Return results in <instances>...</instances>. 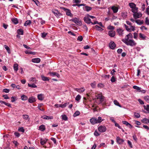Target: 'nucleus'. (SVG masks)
<instances>
[{
    "label": "nucleus",
    "instance_id": "f8f14e48",
    "mask_svg": "<svg viewBox=\"0 0 149 149\" xmlns=\"http://www.w3.org/2000/svg\"><path fill=\"white\" fill-rule=\"evenodd\" d=\"M48 139H43L42 138L40 139V143L42 145H43L45 144L47 141Z\"/></svg>",
    "mask_w": 149,
    "mask_h": 149
},
{
    "label": "nucleus",
    "instance_id": "bf43d9fd",
    "mask_svg": "<svg viewBox=\"0 0 149 149\" xmlns=\"http://www.w3.org/2000/svg\"><path fill=\"white\" fill-rule=\"evenodd\" d=\"M94 135L96 136H98L100 135V134L96 130H95L94 132Z\"/></svg>",
    "mask_w": 149,
    "mask_h": 149
},
{
    "label": "nucleus",
    "instance_id": "bb28decb",
    "mask_svg": "<svg viewBox=\"0 0 149 149\" xmlns=\"http://www.w3.org/2000/svg\"><path fill=\"white\" fill-rule=\"evenodd\" d=\"M129 6L130 8L132 9L134 8L136 6V5L134 3L132 2L129 3Z\"/></svg>",
    "mask_w": 149,
    "mask_h": 149
},
{
    "label": "nucleus",
    "instance_id": "de8ad7c7",
    "mask_svg": "<svg viewBox=\"0 0 149 149\" xmlns=\"http://www.w3.org/2000/svg\"><path fill=\"white\" fill-rule=\"evenodd\" d=\"M23 118L26 120L29 119V116L27 115H23Z\"/></svg>",
    "mask_w": 149,
    "mask_h": 149
},
{
    "label": "nucleus",
    "instance_id": "4be33fe9",
    "mask_svg": "<svg viewBox=\"0 0 149 149\" xmlns=\"http://www.w3.org/2000/svg\"><path fill=\"white\" fill-rule=\"evenodd\" d=\"M45 129V127L44 125H42L39 127V130L42 131H44Z\"/></svg>",
    "mask_w": 149,
    "mask_h": 149
},
{
    "label": "nucleus",
    "instance_id": "c03bdc74",
    "mask_svg": "<svg viewBox=\"0 0 149 149\" xmlns=\"http://www.w3.org/2000/svg\"><path fill=\"white\" fill-rule=\"evenodd\" d=\"M134 115L136 118H139L140 117V115L138 113L135 112L134 113Z\"/></svg>",
    "mask_w": 149,
    "mask_h": 149
},
{
    "label": "nucleus",
    "instance_id": "72a5a7b5",
    "mask_svg": "<svg viewBox=\"0 0 149 149\" xmlns=\"http://www.w3.org/2000/svg\"><path fill=\"white\" fill-rule=\"evenodd\" d=\"M21 99L23 100H26L28 99V97L27 96L25 95H22L21 97Z\"/></svg>",
    "mask_w": 149,
    "mask_h": 149
},
{
    "label": "nucleus",
    "instance_id": "774afa93",
    "mask_svg": "<svg viewBox=\"0 0 149 149\" xmlns=\"http://www.w3.org/2000/svg\"><path fill=\"white\" fill-rule=\"evenodd\" d=\"M143 127L146 129L147 130H149V127L147 125H143Z\"/></svg>",
    "mask_w": 149,
    "mask_h": 149
},
{
    "label": "nucleus",
    "instance_id": "f257e3e1",
    "mask_svg": "<svg viewBox=\"0 0 149 149\" xmlns=\"http://www.w3.org/2000/svg\"><path fill=\"white\" fill-rule=\"evenodd\" d=\"M104 120V119H102L101 117L99 116L97 119L95 117L92 118L90 119V121L92 125H94L97 123H100Z\"/></svg>",
    "mask_w": 149,
    "mask_h": 149
},
{
    "label": "nucleus",
    "instance_id": "2f4dec72",
    "mask_svg": "<svg viewBox=\"0 0 149 149\" xmlns=\"http://www.w3.org/2000/svg\"><path fill=\"white\" fill-rule=\"evenodd\" d=\"M61 118L63 120L65 121L67 120L68 118L67 116L65 115H63L61 116Z\"/></svg>",
    "mask_w": 149,
    "mask_h": 149
},
{
    "label": "nucleus",
    "instance_id": "0e129e2a",
    "mask_svg": "<svg viewBox=\"0 0 149 149\" xmlns=\"http://www.w3.org/2000/svg\"><path fill=\"white\" fill-rule=\"evenodd\" d=\"M9 91V90L6 88L3 89V92L6 93H8Z\"/></svg>",
    "mask_w": 149,
    "mask_h": 149
},
{
    "label": "nucleus",
    "instance_id": "f3484780",
    "mask_svg": "<svg viewBox=\"0 0 149 149\" xmlns=\"http://www.w3.org/2000/svg\"><path fill=\"white\" fill-rule=\"evenodd\" d=\"M52 12L56 17L59 16L61 14V13H59L58 11L57 10H53L52 11Z\"/></svg>",
    "mask_w": 149,
    "mask_h": 149
},
{
    "label": "nucleus",
    "instance_id": "9d476101",
    "mask_svg": "<svg viewBox=\"0 0 149 149\" xmlns=\"http://www.w3.org/2000/svg\"><path fill=\"white\" fill-rule=\"evenodd\" d=\"M109 47L111 49H115L116 45L114 42L112 41H111L109 44Z\"/></svg>",
    "mask_w": 149,
    "mask_h": 149
},
{
    "label": "nucleus",
    "instance_id": "5fc2aeb1",
    "mask_svg": "<svg viewBox=\"0 0 149 149\" xmlns=\"http://www.w3.org/2000/svg\"><path fill=\"white\" fill-rule=\"evenodd\" d=\"M145 23L147 25H149V20L147 17L146 18Z\"/></svg>",
    "mask_w": 149,
    "mask_h": 149
},
{
    "label": "nucleus",
    "instance_id": "cd10ccee",
    "mask_svg": "<svg viewBox=\"0 0 149 149\" xmlns=\"http://www.w3.org/2000/svg\"><path fill=\"white\" fill-rule=\"evenodd\" d=\"M117 31L119 35L121 36L123 34V31L120 29H117Z\"/></svg>",
    "mask_w": 149,
    "mask_h": 149
},
{
    "label": "nucleus",
    "instance_id": "052dcab7",
    "mask_svg": "<svg viewBox=\"0 0 149 149\" xmlns=\"http://www.w3.org/2000/svg\"><path fill=\"white\" fill-rule=\"evenodd\" d=\"M82 40L83 37L81 36H79L77 38V40L80 41H82Z\"/></svg>",
    "mask_w": 149,
    "mask_h": 149
},
{
    "label": "nucleus",
    "instance_id": "603ef678",
    "mask_svg": "<svg viewBox=\"0 0 149 149\" xmlns=\"http://www.w3.org/2000/svg\"><path fill=\"white\" fill-rule=\"evenodd\" d=\"M11 98V101L12 102H14L16 100V97H12Z\"/></svg>",
    "mask_w": 149,
    "mask_h": 149
},
{
    "label": "nucleus",
    "instance_id": "ddd939ff",
    "mask_svg": "<svg viewBox=\"0 0 149 149\" xmlns=\"http://www.w3.org/2000/svg\"><path fill=\"white\" fill-rule=\"evenodd\" d=\"M111 9L114 13H116L118 11V8L115 6H112L111 8Z\"/></svg>",
    "mask_w": 149,
    "mask_h": 149
},
{
    "label": "nucleus",
    "instance_id": "f704fd0d",
    "mask_svg": "<svg viewBox=\"0 0 149 149\" xmlns=\"http://www.w3.org/2000/svg\"><path fill=\"white\" fill-rule=\"evenodd\" d=\"M4 47L7 50L8 53L9 54H10V49L9 48V47L8 46H7L6 45H4Z\"/></svg>",
    "mask_w": 149,
    "mask_h": 149
},
{
    "label": "nucleus",
    "instance_id": "7c9ffc66",
    "mask_svg": "<svg viewBox=\"0 0 149 149\" xmlns=\"http://www.w3.org/2000/svg\"><path fill=\"white\" fill-rule=\"evenodd\" d=\"M136 23L139 25H141L143 23V21H141L139 19H138L135 21Z\"/></svg>",
    "mask_w": 149,
    "mask_h": 149
},
{
    "label": "nucleus",
    "instance_id": "1a4fd4ad",
    "mask_svg": "<svg viewBox=\"0 0 149 149\" xmlns=\"http://www.w3.org/2000/svg\"><path fill=\"white\" fill-rule=\"evenodd\" d=\"M84 20L85 22L88 24H89L90 23H92V22L91 21L90 19L88 17H85L84 19Z\"/></svg>",
    "mask_w": 149,
    "mask_h": 149
},
{
    "label": "nucleus",
    "instance_id": "6e6d98bb",
    "mask_svg": "<svg viewBox=\"0 0 149 149\" xmlns=\"http://www.w3.org/2000/svg\"><path fill=\"white\" fill-rule=\"evenodd\" d=\"M124 26L125 27V29L127 31H130V29L128 28V27L125 24H124Z\"/></svg>",
    "mask_w": 149,
    "mask_h": 149
},
{
    "label": "nucleus",
    "instance_id": "864d4df0",
    "mask_svg": "<svg viewBox=\"0 0 149 149\" xmlns=\"http://www.w3.org/2000/svg\"><path fill=\"white\" fill-rule=\"evenodd\" d=\"M127 143H128V145L129 146H130V147L131 148H132L133 147L132 143L130 141H129V140L127 141Z\"/></svg>",
    "mask_w": 149,
    "mask_h": 149
},
{
    "label": "nucleus",
    "instance_id": "338daca9",
    "mask_svg": "<svg viewBox=\"0 0 149 149\" xmlns=\"http://www.w3.org/2000/svg\"><path fill=\"white\" fill-rule=\"evenodd\" d=\"M146 13L149 15V6H148L146 8Z\"/></svg>",
    "mask_w": 149,
    "mask_h": 149
},
{
    "label": "nucleus",
    "instance_id": "4d7b16f0",
    "mask_svg": "<svg viewBox=\"0 0 149 149\" xmlns=\"http://www.w3.org/2000/svg\"><path fill=\"white\" fill-rule=\"evenodd\" d=\"M130 31H134L135 30V27L134 26H130Z\"/></svg>",
    "mask_w": 149,
    "mask_h": 149
},
{
    "label": "nucleus",
    "instance_id": "4468645a",
    "mask_svg": "<svg viewBox=\"0 0 149 149\" xmlns=\"http://www.w3.org/2000/svg\"><path fill=\"white\" fill-rule=\"evenodd\" d=\"M31 61L33 63H39L40 61V59L39 58H33L32 59Z\"/></svg>",
    "mask_w": 149,
    "mask_h": 149
},
{
    "label": "nucleus",
    "instance_id": "f03ea898",
    "mask_svg": "<svg viewBox=\"0 0 149 149\" xmlns=\"http://www.w3.org/2000/svg\"><path fill=\"white\" fill-rule=\"evenodd\" d=\"M123 42L127 45H130L131 46H135L136 44L134 40L131 39L123 41Z\"/></svg>",
    "mask_w": 149,
    "mask_h": 149
},
{
    "label": "nucleus",
    "instance_id": "e433bc0d",
    "mask_svg": "<svg viewBox=\"0 0 149 149\" xmlns=\"http://www.w3.org/2000/svg\"><path fill=\"white\" fill-rule=\"evenodd\" d=\"M69 102H67L63 104H60L61 107L62 108H64L67 105V104H69Z\"/></svg>",
    "mask_w": 149,
    "mask_h": 149
},
{
    "label": "nucleus",
    "instance_id": "9b49d317",
    "mask_svg": "<svg viewBox=\"0 0 149 149\" xmlns=\"http://www.w3.org/2000/svg\"><path fill=\"white\" fill-rule=\"evenodd\" d=\"M41 118L44 119L50 120L52 119L53 117L52 116H43Z\"/></svg>",
    "mask_w": 149,
    "mask_h": 149
},
{
    "label": "nucleus",
    "instance_id": "c9c22d12",
    "mask_svg": "<svg viewBox=\"0 0 149 149\" xmlns=\"http://www.w3.org/2000/svg\"><path fill=\"white\" fill-rule=\"evenodd\" d=\"M28 85L29 87H31V88H36L37 87L36 85L34 84H30L29 83L28 84Z\"/></svg>",
    "mask_w": 149,
    "mask_h": 149
},
{
    "label": "nucleus",
    "instance_id": "8fccbe9b",
    "mask_svg": "<svg viewBox=\"0 0 149 149\" xmlns=\"http://www.w3.org/2000/svg\"><path fill=\"white\" fill-rule=\"evenodd\" d=\"M97 86L98 87L100 88H102L104 86V85L102 83H99L98 85Z\"/></svg>",
    "mask_w": 149,
    "mask_h": 149
},
{
    "label": "nucleus",
    "instance_id": "ea45409f",
    "mask_svg": "<svg viewBox=\"0 0 149 149\" xmlns=\"http://www.w3.org/2000/svg\"><path fill=\"white\" fill-rule=\"evenodd\" d=\"M114 103L116 105L119 106L120 107H121V106L120 104L116 100H114L113 101Z\"/></svg>",
    "mask_w": 149,
    "mask_h": 149
},
{
    "label": "nucleus",
    "instance_id": "423d86ee",
    "mask_svg": "<svg viewBox=\"0 0 149 149\" xmlns=\"http://www.w3.org/2000/svg\"><path fill=\"white\" fill-rule=\"evenodd\" d=\"M134 17L135 19L139 18L142 16V14L140 13H138L137 12L133 14Z\"/></svg>",
    "mask_w": 149,
    "mask_h": 149
},
{
    "label": "nucleus",
    "instance_id": "a878e982",
    "mask_svg": "<svg viewBox=\"0 0 149 149\" xmlns=\"http://www.w3.org/2000/svg\"><path fill=\"white\" fill-rule=\"evenodd\" d=\"M18 65L17 63H15L13 65V68L15 72H17L18 69Z\"/></svg>",
    "mask_w": 149,
    "mask_h": 149
},
{
    "label": "nucleus",
    "instance_id": "a211bd4d",
    "mask_svg": "<svg viewBox=\"0 0 149 149\" xmlns=\"http://www.w3.org/2000/svg\"><path fill=\"white\" fill-rule=\"evenodd\" d=\"M75 90L79 92H83L85 91V89L83 87L80 88H75Z\"/></svg>",
    "mask_w": 149,
    "mask_h": 149
},
{
    "label": "nucleus",
    "instance_id": "13d9d810",
    "mask_svg": "<svg viewBox=\"0 0 149 149\" xmlns=\"http://www.w3.org/2000/svg\"><path fill=\"white\" fill-rule=\"evenodd\" d=\"M19 131V132H24V130L23 128L22 127H20L18 129Z\"/></svg>",
    "mask_w": 149,
    "mask_h": 149
},
{
    "label": "nucleus",
    "instance_id": "49530a36",
    "mask_svg": "<svg viewBox=\"0 0 149 149\" xmlns=\"http://www.w3.org/2000/svg\"><path fill=\"white\" fill-rule=\"evenodd\" d=\"M81 96L80 95H77L75 97V100L78 101L81 99Z\"/></svg>",
    "mask_w": 149,
    "mask_h": 149
},
{
    "label": "nucleus",
    "instance_id": "dca6fc26",
    "mask_svg": "<svg viewBox=\"0 0 149 149\" xmlns=\"http://www.w3.org/2000/svg\"><path fill=\"white\" fill-rule=\"evenodd\" d=\"M35 101V98L33 97H30L28 99V102L30 103H33Z\"/></svg>",
    "mask_w": 149,
    "mask_h": 149
},
{
    "label": "nucleus",
    "instance_id": "c756f323",
    "mask_svg": "<svg viewBox=\"0 0 149 149\" xmlns=\"http://www.w3.org/2000/svg\"><path fill=\"white\" fill-rule=\"evenodd\" d=\"M31 24V21L29 20H27L25 22L24 25L25 26H26L28 25H30Z\"/></svg>",
    "mask_w": 149,
    "mask_h": 149
},
{
    "label": "nucleus",
    "instance_id": "6ab92c4d",
    "mask_svg": "<svg viewBox=\"0 0 149 149\" xmlns=\"http://www.w3.org/2000/svg\"><path fill=\"white\" fill-rule=\"evenodd\" d=\"M50 75L51 76H56L58 78H59L60 77V75L56 72H50L49 73Z\"/></svg>",
    "mask_w": 149,
    "mask_h": 149
},
{
    "label": "nucleus",
    "instance_id": "a18cd8bd",
    "mask_svg": "<svg viewBox=\"0 0 149 149\" xmlns=\"http://www.w3.org/2000/svg\"><path fill=\"white\" fill-rule=\"evenodd\" d=\"M144 100L148 102L149 103V96H146L144 97Z\"/></svg>",
    "mask_w": 149,
    "mask_h": 149
},
{
    "label": "nucleus",
    "instance_id": "a19ab883",
    "mask_svg": "<svg viewBox=\"0 0 149 149\" xmlns=\"http://www.w3.org/2000/svg\"><path fill=\"white\" fill-rule=\"evenodd\" d=\"M139 36L140 38L143 40L146 37V36L142 34L141 33L139 34Z\"/></svg>",
    "mask_w": 149,
    "mask_h": 149
},
{
    "label": "nucleus",
    "instance_id": "09e8293b",
    "mask_svg": "<svg viewBox=\"0 0 149 149\" xmlns=\"http://www.w3.org/2000/svg\"><path fill=\"white\" fill-rule=\"evenodd\" d=\"M144 107L145 109L149 113V105H147L146 106H144Z\"/></svg>",
    "mask_w": 149,
    "mask_h": 149
},
{
    "label": "nucleus",
    "instance_id": "39448f33",
    "mask_svg": "<svg viewBox=\"0 0 149 149\" xmlns=\"http://www.w3.org/2000/svg\"><path fill=\"white\" fill-rule=\"evenodd\" d=\"M132 38L133 36L132 34L131 33H130L126 36L125 39H123L122 40V41H125L126 40H130V39Z\"/></svg>",
    "mask_w": 149,
    "mask_h": 149
},
{
    "label": "nucleus",
    "instance_id": "3c124183",
    "mask_svg": "<svg viewBox=\"0 0 149 149\" xmlns=\"http://www.w3.org/2000/svg\"><path fill=\"white\" fill-rule=\"evenodd\" d=\"M41 37L42 38H45L47 35V33H45V32H43L42 33H41Z\"/></svg>",
    "mask_w": 149,
    "mask_h": 149
},
{
    "label": "nucleus",
    "instance_id": "37998d69",
    "mask_svg": "<svg viewBox=\"0 0 149 149\" xmlns=\"http://www.w3.org/2000/svg\"><path fill=\"white\" fill-rule=\"evenodd\" d=\"M41 77L42 80L43 81H47L49 80V79L47 77H46L44 76H42Z\"/></svg>",
    "mask_w": 149,
    "mask_h": 149
},
{
    "label": "nucleus",
    "instance_id": "b1692460",
    "mask_svg": "<svg viewBox=\"0 0 149 149\" xmlns=\"http://www.w3.org/2000/svg\"><path fill=\"white\" fill-rule=\"evenodd\" d=\"M149 121V118L148 119L146 118H143L142 120V121L143 123L146 124H148V123Z\"/></svg>",
    "mask_w": 149,
    "mask_h": 149
},
{
    "label": "nucleus",
    "instance_id": "69168bd1",
    "mask_svg": "<svg viewBox=\"0 0 149 149\" xmlns=\"http://www.w3.org/2000/svg\"><path fill=\"white\" fill-rule=\"evenodd\" d=\"M109 77V75H104L102 76V77H103L105 78L108 79Z\"/></svg>",
    "mask_w": 149,
    "mask_h": 149
},
{
    "label": "nucleus",
    "instance_id": "412c9836",
    "mask_svg": "<svg viewBox=\"0 0 149 149\" xmlns=\"http://www.w3.org/2000/svg\"><path fill=\"white\" fill-rule=\"evenodd\" d=\"M12 22L15 24H16L18 23V21L17 18H13L11 19Z\"/></svg>",
    "mask_w": 149,
    "mask_h": 149
},
{
    "label": "nucleus",
    "instance_id": "e2e57ef3",
    "mask_svg": "<svg viewBox=\"0 0 149 149\" xmlns=\"http://www.w3.org/2000/svg\"><path fill=\"white\" fill-rule=\"evenodd\" d=\"M91 85L92 87L93 88H94L95 87L96 85V83L95 82H94L93 83L91 84Z\"/></svg>",
    "mask_w": 149,
    "mask_h": 149
},
{
    "label": "nucleus",
    "instance_id": "393cba45",
    "mask_svg": "<svg viewBox=\"0 0 149 149\" xmlns=\"http://www.w3.org/2000/svg\"><path fill=\"white\" fill-rule=\"evenodd\" d=\"M25 54H31L35 55L36 54V52H32L29 50H26L25 51Z\"/></svg>",
    "mask_w": 149,
    "mask_h": 149
},
{
    "label": "nucleus",
    "instance_id": "c85d7f7f",
    "mask_svg": "<svg viewBox=\"0 0 149 149\" xmlns=\"http://www.w3.org/2000/svg\"><path fill=\"white\" fill-rule=\"evenodd\" d=\"M138 8L136 7L132 9V12L134 14L138 11Z\"/></svg>",
    "mask_w": 149,
    "mask_h": 149
},
{
    "label": "nucleus",
    "instance_id": "5701e85b",
    "mask_svg": "<svg viewBox=\"0 0 149 149\" xmlns=\"http://www.w3.org/2000/svg\"><path fill=\"white\" fill-rule=\"evenodd\" d=\"M108 34L110 36L113 37L115 35V32L113 31H110L109 32Z\"/></svg>",
    "mask_w": 149,
    "mask_h": 149
},
{
    "label": "nucleus",
    "instance_id": "7ed1b4c3",
    "mask_svg": "<svg viewBox=\"0 0 149 149\" xmlns=\"http://www.w3.org/2000/svg\"><path fill=\"white\" fill-rule=\"evenodd\" d=\"M71 20L79 26H80L82 25V23L81 21L79 19L77 18H73L71 19Z\"/></svg>",
    "mask_w": 149,
    "mask_h": 149
},
{
    "label": "nucleus",
    "instance_id": "2eb2a0df",
    "mask_svg": "<svg viewBox=\"0 0 149 149\" xmlns=\"http://www.w3.org/2000/svg\"><path fill=\"white\" fill-rule=\"evenodd\" d=\"M44 95L42 94H40L38 95L37 97L38 99L40 100H42L44 98Z\"/></svg>",
    "mask_w": 149,
    "mask_h": 149
},
{
    "label": "nucleus",
    "instance_id": "20e7f679",
    "mask_svg": "<svg viewBox=\"0 0 149 149\" xmlns=\"http://www.w3.org/2000/svg\"><path fill=\"white\" fill-rule=\"evenodd\" d=\"M107 130L106 127L104 126L101 125L98 128L99 131L101 132H105Z\"/></svg>",
    "mask_w": 149,
    "mask_h": 149
},
{
    "label": "nucleus",
    "instance_id": "680f3d73",
    "mask_svg": "<svg viewBox=\"0 0 149 149\" xmlns=\"http://www.w3.org/2000/svg\"><path fill=\"white\" fill-rule=\"evenodd\" d=\"M111 82H115L116 81V79H115V77L114 76H113L111 78Z\"/></svg>",
    "mask_w": 149,
    "mask_h": 149
},
{
    "label": "nucleus",
    "instance_id": "58836bf2",
    "mask_svg": "<svg viewBox=\"0 0 149 149\" xmlns=\"http://www.w3.org/2000/svg\"><path fill=\"white\" fill-rule=\"evenodd\" d=\"M95 28L99 31H100L103 30V29L102 28L97 25L95 26Z\"/></svg>",
    "mask_w": 149,
    "mask_h": 149
},
{
    "label": "nucleus",
    "instance_id": "6e6552de",
    "mask_svg": "<svg viewBox=\"0 0 149 149\" xmlns=\"http://www.w3.org/2000/svg\"><path fill=\"white\" fill-rule=\"evenodd\" d=\"M96 97L97 99H99L101 102H102L104 100V97L101 94H98L97 95Z\"/></svg>",
    "mask_w": 149,
    "mask_h": 149
},
{
    "label": "nucleus",
    "instance_id": "4c0bfd02",
    "mask_svg": "<svg viewBox=\"0 0 149 149\" xmlns=\"http://www.w3.org/2000/svg\"><path fill=\"white\" fill-rule=\"evenodd\" d=\"M133 88L136 89L138 91H141V88L136 86H133Z\"/></svg>",
    "mask_w": 149,
    "mask_h": 149
},
{
    "label": "nucleus",
    "instance_id": "0eeeda50",
    "mask_svg": "<svg viewBox=\"0 0 149 149\" xmlns=\"http://www.w3.org/2000/svg\"><path fill=\"white\" fill-rule=\"evenodd\" d=\"M116 142L119 144H122L124 141V140L121 139L119 136H117L116 139Z\"/></svg>",
    "mask_w": 149,
    "mask_h": 149
},
{
    "label": "nucleus",
    "instance_id": "aec40b11",
    "mask_svg": "<svg viewBox=\"0 0 149 149\" xmlns=\"http://www.w3.org/2000/svg\"><path fill=\"white\" fill-rule=\"evenodd\" d=\"M83 9L84 10L88 12L91 10L92 8L90 6H86L84 8H83Z\"/></svg>",
    "mask_w": 149,
    "mask_h": 149
},
{
    "label": "nucleus",
    "instance_id": "473e14b6",
    "mask_svg": "<svg viewBox=\"0 0 149 149\" xmlns=\"http://www.w3.org/2000/svg\"><path fill=\"white\" fill-rule=\"evenodd\" d=\"M17 33L19 35H22L23 34V31L21 29H19L17 30Z\"/></svg>",
    "mask_w": 149,
    "mask_h": 149
},
{
    "label": "nucleus",
    "instance_id": "79ce46f5",
    "mask_svg": "<svg viewBox=\"0 0 149 149\" xmlns=\"http://www.w3.org/2000/svg\"><path fill=\"white\" fill-rule=\"evenodd\" d=\"M80 114V113L79 111H77L73 114V116L74 117H76L79 116Z\"/></svg>",
    "mask_w": 149,
    "mask_h": 149
}]
</instances>
